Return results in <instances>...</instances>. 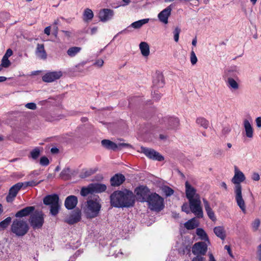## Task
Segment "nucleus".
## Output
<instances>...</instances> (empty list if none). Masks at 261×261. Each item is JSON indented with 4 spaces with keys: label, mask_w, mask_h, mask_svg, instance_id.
Returning a JSON list of instances; mask_svg holds the SVG:
<instances>
[{
    "label": "nucleus",
    "mask_w": 261,
    "mask_h": 261,
    "mask_svg": "<svg viewBox=\"0 0 261 261\" xmlns=\"http://www.w3.org/2000/svg\"><path fill=\"white\" fill-rule=\"evenodd\" d=\"M185 188L186 196L189 200V206L187 203L183 204L181 206L182 211L187 214H189L191 211L197 217L202 218L203 214L200 195L197 193L196 190L188 181L186 182Z\"/></svg>",
    "instance_id": "obj_1"
},
{
    "label": "nucleus",
    "mask_w": 261,
    "mask_h": 261,
    "mask_svg": "<svg viewBox=\"0 0 261 261\" xmlns=\"http://www.w3.org/2000/svg\"><path fill=\"white\" fill-rule=\"evenodd\" d=\"M110 199L111 205L118 208L132 207L135 201L133 192L125 189L114 191Z\"/></svg>",
    "instance_id": "obj_2"
},
{
    "label": "nucleus",
    "mask_w": 261,
    "mask_h": 261,
    "mask_svg": "<svg viewBox=\"0 0 261 261\" xmlns=\"http://www.w3.org/2000/svg\"><path fill=\"white\" fill-rule=\"evenodd\" d=\"M246 179L244 174L239 170L237 167H234V174L231 179V181L235 184L234 193L235 199L238 205L243 211L246 213V206L245 201L242 197V186L240 183L244 181Z\"/></svg>",
    "instance_id": "obj_3"
},
{
    "label": "nucleus",
    "mask_w": 261,
    "mask_h": 261,
    "mask_svg": "<svg viewBox=\"0 0 261 261\" xmlns=\"http://www.w3.org/2000/svg\"><path fill=\"white\" fill-rule=\"evenodd\" d=\"M87 207L85 210L86 216L88 218H93L97 217L101 208L98 196L93 195L87 202Z\"/></svg>",
    "instance_id": "obj_4"
},
{
    "label": "nucleus",
    "mask_w": 261,
    "mask_h": 261,
    "mask_svg": "<svg viewBox=\"0 0 261 261\" xmlns=\"http://www.w3.org/2000/svg\"><path fill=\"white\" fill-rule=\"evenodd\" d=\"M43 201L45 205L50 206V214L51 216H56L58 215L61 206L58 195H48L44 197Z\"/></svg>",
    "instance_id": "obj_5"
},
{
    "label": "nucleus",
    "mask_w": 261,
    "mask_h": 261,
    "mask_svg": "<svg viewBox=\"0 0 261 261\" xmlns=\"http://www.w3.org/2000/svg\"><path fill=\"white\" fill-rule=\"evenodd\" d=\"M29 226L26 221L16 219L13 220L11 231L17 237H22L27 233Z\"/></svg>",
    "instance_id": "obj_6"
},
{
    "label": "nucleus",
    "mask_w": 261,
    "mask_h": 261,
    "mask_svg": "<svg viewBox=\"0 0 261 261\" xmlns=\"http://www.w3.org/2000/svg\"><path fill=\"white\" fill-rule=\"evenodd\" d=\"M150 210L160 212L164 207V199L156 193H152L147 200Z\"/></svg>",
    "instance_id": "obj_7"
},
{
    "label": "nucleus",
    "mask_w": 261,
    "mask_h": 261,
    "mask_svg": "<svg viewBox=\"0 0 261 261\" xmlns=\"http://www.w3.org/2000/svg\"><path fill=\"white\" fill-rule=\"evenodd\" d=\"M44 214L41 211H35L31 215L29 222L34 229L42 227L44 223Z\"/></svg>",
    "instance_id": "obj_8"
},
{
    "label": "nucleus",
    "mask_w": 261,
    "mask_h": 261,
    "mask_svg": "<svg viewBox=\"0 0 261 261\" xmlns=\"http://www.w3.org/2000/svg\"><path fill=\"white\" fill-rule=\"evenodd\" d=\"M138 200L141 202L147 201L150 197V191L148 188L144 186H140L135 190Z\"/></svg>",
    "instance_id": "obj_9"
},
{
    "label": "nucleus",
    "mask_w": 261,
    "mask_h": 261,
    "mask_svg": "<svg viewBox=\"0 0 261 261\" xmlns=\"http://www.w3.org/2000/svg\"><path fill=\"white\" fill-rule=\"evenodd\" d=\"M141 150L148 158L153 160L162 161L164 159L163 156L153 149L142 147Z\"/></svg>",
    "instance_id": "obj_10"
},
{
    "label": "nucleus",
    "mask_w": 261,
    "mask_h": 261,
    "mask_svg": "<svg viewBox=\"0 0 261 261\" xmlns=\"http://www.w3.org/2000/svg\"><path fill=\"white\" fill-rule=\"evenodd\" d=\"M163 121L168 129H176L179 125V120L175 117H166Z\"/></svg>",
    "instance_id": "obj_11"
},
{
    "label": "nucleus",
    "mask_w": 261,
    "mask_h": 261,
    "mask_svg": "<svg viewBox=\"0 0 261 261\" xmlns=\"http://www.w3.org/2000/svg\"><path fill=\"white\" fill-rule=\"evenodd\" d=\"M207 250V245L204 242L195 243L192 247V252L195 255H204Z\"/></svg>",
    "instance_id": "obj_12"
},
{
    "label": "nucleus",
    "mask_w": 261,
    "mask_h": 261,
    "mask_svg": "<svg viewBox=\"0 0 261 261\" xmlns=\"http://www.w3.org/2000/svg\"><path fill=\"white\" fill-rule=\"evenodd\" d=\"M23 186V182H18L13 185L10 189L9 194L6 197L7 201L11 202L13 201L14 198L16 196L18 191Z\"/></svg>",
    "instance_id": "obj_13"
},
{
    "label": "nucleus",
    "mask_w": 261,
    "mask_h": 261,
    "mask_svg": "<svg viewBox=\"0 0 261 261\" xmlns=\"http://www.w3.org/2000/svg\"><path fill=\"white\" fill-rule=\"evenodd\" d=\"M240 67L236 65H233L224 71L223 77L239 78L238 75L240 74Z\"/></svg>",
    "instance_id": "obj_14"
},
{
    "label": "nucleus",
    "mask_w": 261,
    "mask_h": 261,
    "mask_svg": "<svg viewBox=\"0 0 261 261\" xmlns=\"http://www.w3.org/2000/svg\"><path fill=\"white\" fill-rule=\"evenodd\" d=\"M62 75L61 71H52L45 73L42 77V81L46 83H51L59 79Z\"/></svg>",
    "instance_id": "obj_15"
},
{
    "label": "nucleus",
    "mask_w": 261,
    "mask_h": 261,
    "mask_svg": "<svg viewBox=\"0 0 261 261\" xmlns=\"http://www.w3.org/2000/svg\"><path fill=\"white\" fill-rule=\"evenodd\" d=\"M81 219V212L79 210H75L66 218L65 222L68 224L71 225L79 222Z\"/></svg>",
    "instance_id": "obj_16"
},
{
    "label": "nucleus",
    "mask_w": 261,
    "mask_h": 261,
    "mask_svg": "<svg viewBox=\"0 0 261 261\" xmlns=\"http://www.w3.org/2000/svg\"><path fill=\"white\" fill-rule=\"evenodd\" d=\"M171 11L172 8L170 5L159 13L158 17L160 21L164 24H167L168 22V18L171 15Z\"/></svg>",
    "instance_id": "obj_17"
},
{
    "label": "nucleus",
    "mask_w": 261,
    "mask_h": 261,
    "mask_svg": "<svg viewBox=\"0 0 261 261\" xmlns=\"http://www.w3.org/2000/svg\"><path fill=\"white\" fill-rule=\"evenodd\" d=\"M101 145L105 148L113 150H115L118 147L129 146V144L126 143H120L118 145H117L114 142L107 139L102 140Z\"/></svg>",
    "instance_id": "obj_18"
},
{
    "label": "nucleus",
    "mask_w": 261,
    "mask_h": 261,
    "mask_svg": "<svg viewBox=\"0 0 261 261\" xmlns=\"http://www.w3.org/2000/svg\"><path fill=\"white\" fill-rule=\"evenodd\" d=\"M226 86L230 90H237L239 88V78L224 77Z\"/></svg>",
    "instance_id": "obj_19"
},
{
    "label": "nucleus",
    "mask_w": 261,
    "mask_h": 261,
    "mask_svg": "<svg viewBox=\"0 0 261 261\" xmlns=\"http://www.w3.org/2000/svg\"><path fill=\"white\" fill-rule=\"evenodd\" d=\"M114 15V11L109 9H103L99 13V18L102 22H106L112 18Z\"/></svg>",
    "instance_id": "obj_20"
},
{
    "label": "nucleus",
    "mask_w": 261,
    "mask_h": 261,
    "mask_svg": "<svg viewBox=\"0 0 261 261\" xmlns=\"http://www.w3.org/2000/svg\"><path fill=\"white\" fill-rule=\"evenodd\" d=\"M125 178L122 174H116L110 179L111 185L113 187H118L121 185L124 181Z\"/></svg>",
    "instance_id": "obj_21"
},
{
    "label": "nucleus",
    "mask_w": 261,
    "mask_h": 261,
    "mask_svg": "<svg viewBox=\"0 0 261 261\" xmlns=\"http://www.w3.org/2000/svg\"><path fill=\"white\" fill-rule=\"evenodd\" d=\"M77 203V198L75 196L71 195L67 197L65 201V206L68 210L74 208Z\"/></svg>",
    "instance_id": "obj_22"
},
{
    "label": "nucleus",
    "mask_w": 261,
    "mask_h": 261,
    "mask_svg": "<svg viewBox=\"0 0 261 261\" xmlns=\"http://www.w3.org/2000/svg\"><path fill=\"white\" fill-rule=\"evenodd\" d=\"M35 54L37 57L40 59L45 60L47 58V54L45 50L44 44H37Z\"/></svg>",
    "instance_id": "obj_23"
},
{
    "label": "nucleus",
    "mask_w": 261,
    "mask_h": 261,
    "mask_svg": "<svg viewBox=\"0 0 261 261\" xmlns=\"http://www.w3.org/2000/svg\"><path fill=\"white\" fill-rule=\"evenodd\" d=\"M149 19L148 18H145L141 19L138 21H136L135 22H133L129 26H128L126 29L123 30V31H121L120 33H122L123 32H125L126 31H128V29L130 27L133 28L135 29H138L141 28L143 25L147 23L148 22Z\"/></svg>",
    "instance_id": "obj_24"
},
{
    "label": "nucleus",
    "mask_w": 261,
    "mask_h": 261,
    "mask_svg": "<svg viewBox=\"0 0 261 261\" xmlns=\"http://www.w3.org/2000/svg\"><path fill=\"white\" fill-rule=\"evenodd\" d=\"M35 210L34 206H27L19 211L15 214V217L17 218H21L29 216Z\"/></svg>",
    "instance_id": "obj_25"
},
{
    "label": "nucleus",
    "mask_w": 261,
    "mask_h": 261,
    "mask_svg": "<svg viewBox=\"0 0 261 261\" xmlns=\"http://www.w3.org/2000/svg\"><path fill=\"white\" fill-rule=\"evenodd\" d=\"M243 125L246 137L252 138L253 136V128L250 122L248 120L245 119L243 121Z\"/></svg>",
    "instance_id": "obj_26"
},
{
    "label": "nucleus",
    "mask_w": 261,
    "mask_h": 261,
    "mask_svg": "<svg viewBox=\"0 0 261 261\" xmlns=\"http://www.w3.org/2000/svg\"><path fill=\"white\" fill-rule=\"evenodd\" d=\"M214 232L217 237L222 240H224L226 238V231L223 226H216L214 228Z\"/></svg>",
    "instance_id": "obj_27"
},
{
    "label": "nucleus",
    "mask_w": 261,
    "mask_h": 261,
    "mask_svg": "<svg viewBox=\"0 0 261 261\" xmlns=\"http://www.w3.org/2000/svg\"><path fill=\"white\" fill-rule=\"evenodd\" d=\"M203 202L204 204V208L206 213L208 216V217L212 220H215L216 219V217L215 216V214L213 211L212 209L210 207V203L208 202L205 199H203Z\"/></svg>",
    "instance_id": "obj_28"
},
{
    "label": "nucleus",
    "mask_w": 261,
    "mask_h": 261,
    "mask_svg": "<svg viewBox=\"0 0 261 261\" xmlns=\"http://www.w3.org/2000/svg\"><path fill=\"white\" fill-rule=\"evenodd\" d=\"M199 225V222L195 218H193L184 224L185 227L188 230L195 228Z\"/></svg>",
    "instance_id": "obj_29"
},
{
    "label": "nucleus",
    "mask_w": 261,
    "mask_h": 261,
    "mask_svg": "<svg viewBox=\"0 0 261 261\" xmlns=\"http://www.w3.org/2000/svg\"><path fill=\"white\" fill-rule=\"evenodd\" d=\"M139 48L142 55L144 57H148L149 55V46L147 43L145 42H141L139 44Z\"/></svg>",
    "instance_id": "obj_30"
},
{
    "label": "nucleus",
    "mask_w": 261,
    "mask_h": 261,
    "mask_svg": "<svg viewBox=\"0 0 261 261\" xmlns=\"http://www.w3.org/2000/svg\"><path fill=\"white\" fill-rule=\"evenodd\" d=\"M91 184L92 187L93 193H101L105 191L107 189V186L105 184L99 183Z\"/></svg>",
    "instance_id": "obj_31"
},
{
    "label": "nucleus",
    "mask_w": 261,
    "mask_h": 261,
    "mask_svg": "<svg viewBox=\"0 0 261 261\" xmlns=\"http://www.w3.org/2000/svg\"><path fill=\"white\" fill-rule=\"evenodd\" d=\"M94 16L93 11L89 8H86L83 12V20L85 22L91 21Z\"/></svg>",
    "instance_id": "obj_32"
},
{
    "label": "nucleus",
    "mask_w": 261,
    "mask_h": 261,
    "mask_svg": "<svg viewBox=\"0 0 261 261\" xmlns=\"http://www.w3.org/2000/svg\"><path fill=\"white\" fill-rule=\"evenodd\" d=\"M154 86L158 88L163 87L164 84L163 76L162 74L157 75L155 79L153 81Z\"/></svg>",
    "instance_id": "obj_33"
},
{
    "label": "nucleus",
    "mask_w": 261,
    "mask_h": 261,
    "mask_svg": "<svg viewBox=\"0 0 261 261\" xmlns=\"http://www.w3.org/2000/svg\"><path fill=\"white\" fill-rule=\"evenodd\" d=\"M93 193L91 184L89 185L87 187H84L81 190L80 194L82 196L85 197L89 194Z\"/></svg>",
    "instance_id": "obj_34"
},
{
    "label": "nucleus",
    "mask_w": 261,
    "mask_h": 261,
    "mask_svg": "<svg viewBox=\"0 0 261 261\" xmlns=\"http://www.w3.org/2000/svg\"><path fill=\"white\" fill-rule=\"evenodd\" d=\"M81 50L82 48L80 47H71L67 50V54L70 57H73L79 53Z\"/></svg>",
    "instance_id": "obj_35"
},
{
    "label": "nucleus",
    "mask_w": 261,
    "mask_h": 261,
    "mask_svg": "<svg viewBox=\"0 0 261 261\" xmlns=\"http://www.w3.org/2000/svg\"><path fill=\"white\" fill-rule=\"evenodd\" d=\"M71 175V171L69 167L64 168L60 174L61 178L65 180L68 179Z\"/></svg>",
    "instance_id": "obj_36"
},
{
    "label": "nucleus",
    "mask_w": 261,
    "mask_h": 261,
    "mask_svg": "<svg viewBox=\"0 0 261 261\" xmlns=\"http://www.w3.org/2000/svg\"><path fill=\"white\" fill-rule=\"evenodd\" d=\"M196 234L201 240L209 242L208 236L203 229L200 228H197L196 229Z\"/></svg>",
    "instance_id": "obj_37"
},
{
    "label": "nucleus",
    "mask_w": 261,
    "mask_h": 261,
    "mask_svg": "<svg viewBox=\"0 0 261 261\" xmlns=\"http://www.w3.org/2000/svg\"><path fill=\"white\" fill-rule=\"evenodd\" d=\"M196 123L205 129H206L209 125L208 121L203 117L197 118Z\"/></svg>",
    "instance_id": "obj_38"
},
{
    "label": "nucleus",
    "mask_w": 261,
    "mask_h": 261,
    "mask_svg": "<svg viewBox=\"0 0 261 261\" xmlns=\"http://www.w3.org/2000/svg\"><path fill=\"white\" fill-rule=\"evenodd\" d=\"M12 219L10 217L6 218L5 220L0 222V230H4L9 225Z\"/></svg>",
    "instance_id": "obj_39"
},
{
    "label": "nucleus",
    "mask_w": 261,
    "mask_h": 261,
    "mask_svg": "<svg viewBox=\"0 0 261 261\" xmlns=\"http://www.w3.org/2000/svg\"><path fill=\"white\" fill-rule=\"evenodd\" d=\"M41 149L39 147H36L30 152V156L33 160H36L40 154Z\"/></svg>",
    "instance_id": "obj_40"
},
{
    "label": "nucleus",
    "mask_w": 261,
    "mask_h": 261,
    "mask_svg": "<svg viewBox=\"0 0 261 261\" xmlns=\"http://www.w3.org/2000/svg\"><path fill=\"white\" fill-rule=\"evenodd\" d=\"M163 192L165 194L166 196H170L173 194L174 191L168 186H165L162 188Z\"/></svg>",
    "instance_id": "obj_41"
},
{
    "label": "nucleus",
    "mask_w": 261,
    "mask_h": 261,
    "mask_svg": "<svg viewBox=\"0 0 261 261\" xmlns=\"http://www.w3.org/2000/svg\"><path fill=\"white\" fill-rule=\"evenodd\" d=\"M260 222L258 218L255 219L251 223V227L253 231H256L260 226Z\"/></svg>",
    "instance_id": "obj_42"
},
{
    "label": "nucleus",
    "mask_w": 261,
    "mask_h": 261,
    "mask_svg": "<svg viewBox=\"0 0 261 261\" xmlns=\"http://www.w3.org/2000/svg\"><path fill=\"white\" fill-rule=\"evenodd\" d=\"M11 62L8 58L3 57L2 60L1 64L0 65L2 66V68H8L11 65Z\"/></svg>",
    "instance_id": "obj_43"
},
{
    "label": "nucleus",
    "mask_w": 261,
    "mask_h": 261,
    "mask_svg": "<svg viewBox=\"0 0 261 261\" xmlns=\"http://www.w3.org/2000/svg\"><path fill=\"white\" fill-rule=\"evenodd\" d=\"M190 61L191 64L194 65L196 64L197 62V58L195 53L193 50H192L190 54Z\"/></svg>",
    "instance_id": "obj_44"
},
{
    "label": "nucleus",
    "mask_w": 261,
    "mask_h": 261,
    "mask_svg": "<svg viewBox=\"0 0 261 261\" xmlns=\"http://www.w3.org/2000/svg\"><path fill=\"white\" fill-rule=\"evenodd\" d=\"M42 181V180H40V181H39L38 182H37L36 181H35V180H31V181H27V182H24L23 183V186H24L25 187H28V186L33 187V186H35L38 185Z\"/></svg>",
    "instance_id": "obj_45"
},
{
    "label": "nucleus",
    "mask_w": 261,
    "mask_h": 261,
    "mask_svg": "<svg viewBox=\"0 0 261 261\" xmlns=\"http://www.w3.org/2000/svg\"><path fill=\"white\" fill-rule=\"evenodd\" d=\"M40 164L43 166H46L49 165V161L48 158L45 156H42L40 160Z\"/></svg>",
    "instance_id": "obj_46"
},
{
    "label": "nucleus",
    "mask_w": 261,
    "mask_h": 261,
    "mask_svg": "<svg viewBox=\"0 0 261 261\" xmlns=\"http://www.w3.org/2000/svg\"><path fill=\"white\" fill-rule=\"evenodd\" d=\"M180 32V29L179 28H176L174 31H173L174 39V41L176 42L178 41Z\"/></svg>",
    "instance_id": "obj_47"
},
{
    "label": "nucleus",
    "mask_w": 261,
    "mask_h": 261,
    "mask_svg": "<svg viewBox=\"0 0 261 261\" xmlns=\"http://www.w3.org/2000/svg\"><path fill=\"white\" fill-rule=\"evenodd\" d=\"M25 107L30 110H35L37 108L36 105L34 102L27 103L25 105Z\"/></svg>",
    "instance_id": "obj_48"
},
{
    "label": "nucleus",
    "mask_w": 261,
    "mask_h": 261,
    "mask_svg": "<svg viewBox=\"0 0 261 261\" xmlns=\"http://www.w3.org/2000/svg\"><path fill=\"white\" fill-rule=\"evenodd\" d=\"M104 63L103 60L99 59L97 60L95 63H94V65L98 67H101L103 66Z\"/></svg>",
    "instance_id": "obj_49"
},
{
    "label": "nucleus",
    "mask_w": 261,
    "mask_h": 261,
    "mask_svg": "<svg viewBox=\"0 0 261 261\" xmlns=\"http://www.w3.org/2000/svg\"><path fill=\"white\" fill-rule=\"evenodd\" d=\"M251 179L254 181H258L260 179V176L258 173L253 172L251 175Z\"/></svg>",
    "instance_id": "obj_50"
},
{
    "label": "nucleus",
    "mask_w": 261,
    "mask_h": 261,
    "mask_svg": "<svg viewBox=\"0 0 261 261\" xmlns=\"http://www.w3.org/2000/svg\"><path fill=\"white\" fill-rule=\"evenodd\" d=\"M152 97L154 100H158L161 97V95L158 92L154 91L153 94H152Z\"/></svg>",
    "instance_id": "obj_51"
},
{
    "label": "nucleus",
    "mask_w": 261,
    "mask_h": 261,
    "mask_svg": "<svg viewBox=\"0 0 261 261\" xmlns=\"http://www.w3.org/2000/svg\"><path fill=\"white\" fill-rule=\"evenodd\" d=\"M9 17V14L8 13L4 12L0 14L1 19H7Z\"/></svg>",
    "instance_id": "obj_52"
},
{
    "label": "nucleus",
    "mask_w": 261,
    "mask_h": 261,
    "mask_svg": "<svg viewBox=\"0 0 261 261\" xmlns=\"http://www.w3.org/2000/svg\"><path fill=\"white\" fill-rule=\"evenodd\" d=\"M13 54V51L11 49H8L6 51V53L3 56L5 58H9V57H11Z\"/></svg>",
    "instance_id": "obj_53"
},
{
    "label": "nucleus",
    "mask_w": 261,
    "mask_h": 261,
    "mask_svg": "<svg viewBox=\"0 0 261 261\" xmlns=\"http://www.w3.org/2000/svg\"><path fill=\"white\" fill-rule=\"evenodd\" d=\"M230 130L231 129L229 126H225L223 127L222 132L223 135H225L228 134L230 132Z\"/></svg>",
    "instance_id": "obj_54"
},
{
    "label": "nucleus",
    "mask_w": 261,
    "mask_h": 261,
    "mask_svg": "<svg viewBox=\"0 0 261 261\" xmlns=\"http://www.w3.org/2000/svg\"><path fill=\"white\" fill-rule=\"evenodd\" d=\"M192 261H205V258L203 257L197 255L193 258Z\"/></svg>",
    "instance_id": "obj_55"
},
{
    "label": "nucleus",
    "mask_w": 261,
    "mask_h": 261,
    "mask_svg": "<svg viewBox=\"0 0 261 261\" xmlns=\"http://www.w3.org/2000/svg\"><path fill=\"white\" fill-rule=\"evenodd\" d=\"M255 122H256V126L260 128L261 127V117H258L256 118L255 119Z\"/></svg>",
    "instance_id": "obj_56"
},
{
    "label": "nucleus",
    "mask_w": 261,
    "mask_h": 261,
    "mask_svg": "<svg viewBox=\"0 0 261 261\" xmlns=\"http://www.w3.org/2000/svg\"><path fill=\"white\" fill-rule=\"evenodd\" d=\"M257 254L259 260L261 261V244L257 247Z\"/></svg>",
    "instance_id": "obj_57"
},
{
    "label": "nucleus",
    "mask_w": 261,
    "mask_h": 261,
    "mask_svg": "<svg viewBox=\"0 0 261 261\" xmlns=\"http://www.w3.org/2000/svg\"><path fill=\"white\" fill-rule=\"evenodd\" d=\"M44 33L45 34H46L47 35H49L50 34V26H48V27H47L45 28L44 29Z\"/></svg>",
    "instance_id": "obj_58"
},
{
    "label": "nucleus",
    "mask_w": 261,
    "mask_h": 261,
    "mask_svg": "<svg viewBox=\"0 0 261 261\" xmlns=\"http://www.w3.org/2000/svg\"><path fill=\"white\" fill-rule=\"evenodd\" d=\"M97 31V27H93L91 29V34L93 35L96 33Z\"/></svg>",
    "instance_id": "obj_59"
},
{
    "label": "nucleus",
    "mask_w": 261,
    "mask_h": 261,
    "mask_svg": "<svg viewBox=\"0 0 261 261\" xmlns=\"http://www.w3.org/2000/svg\"><path fill=\"white\" fill-rule=\"evenodd\" d=\"M40 174L39 171L35 170L32 172L31 175H33L34 176H37Z\"/></svg>",
    "instance_id": "obj_60"
},
{
    "label": "nucleus",
    "mask_w": 261,
    "mask_h": 261,
    "mask_svg": "<svg viewBox=\"0 0 261 261\" xmlns=\"http://www.w3.org/2000/svg\"><path fill=\"white\" fill-rule=\"evenodd\" d=\"M224 248L226 249L228 252V253L231 255V249L229 246L225 245Z\"/></svg>",
    "instance_id": "obj_61"
},
{
    "label": "nucleus",
    "mask_w": 261,
    "mask_h": 261,
    "mask_svg": "<svg viewBox=\"0 0 261 261\" xmlns=\"http://www.w3.org/2000/svg\"><path fill=\"white\" fill-rule=\"evenodd\" d=\"M209 261H216L213 255L211 253L209 254Z\"/></svg>",
    "instance_id": "obj_62"
},
{
    "label": "nucleus",
    "mask_w": 261,
    "mask_h": 261,
    "mask_svg": "<svg viewBox=\"0 0 261 261\" xmlns=\"http://www.w3.org/2000/svg\"><path fill=\"white\" fill-rule=\"evenodd\" d=\"M50 151L53 153H57L58 152V149L57 148H52Z\"/></svg>",
    "instance_id": "obj_63"
},
{
    "label": "nucleus",
    "mask_w": 261,
    "mask_h": 261,
    "mask_svg": "<svg viewBox=\"0 0 261 261\" xmlns=\"http://www.w3.org/2000/svg\"><path fill=\"white\" fill-rule=\"evenodd\" d=\"M221 186L222 187H223L225 190H227V185L226 184H225V182H222L221 184Z\"/></svg>",
    "instance_id": "obj_64"
}]
</instances>
